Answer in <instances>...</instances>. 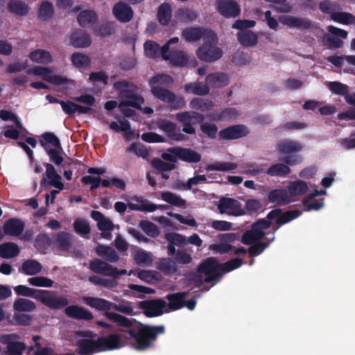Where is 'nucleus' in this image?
Segmentation results:
<instances>
[{"instance_id": "nucleus-2", "label": "nucleus", "mask_w": 355, "mask_h": 355, "mask_svg": "<svg viewBox=\"0 0 355 355\" xmlns=\"http://www.w3.org/2000/svg\"><path fill=\"white\" fill-rule=\"evenodd\" d=\"M173 83V78L168 74H157L150 78L148 85L150 92L154 97L168 104L171 110L181 109L185 106L183 98L177 96L172 91L164 88L163 85H171Z\"/></svg>"}, {"instance_id": "nucleus-4", "label": "nucleus", "mask_w": 355, "mask_h": 355, "mask_svg": "<svg viewBox=\"0 0 355 355\" xmlns=\"http://www.w3.org/2000/svg\"><path fill=\"white\" fill-rule=\"evenodd\" d=\"M303 146L299 141L284 139L277 144V150L279 155H286L280 160L284 163L295 166L300 164L302 161V157L297 153L303 150Z\"/></svg>"}, {"instance_id": "nucleus-41", "label": "nucleus", "mask_w": 355, "mask_h": 355, "mask_svg": "<svg viewBox=\"0 0 355 355\" xmlns=\"http://www.w3.org/2000/svg\"><path fill=\"white\" fill-rule=\"evenodd\" d=\"M29 58L34 62L43 64H48L53 61L51 53L44 49H36L31 51L29 54Z\"/></svg>"}, {"instance_id": "nucleus-32", "label": "nucleus", "mask_w": 355, "mask_h": 355, "mask_svg": "<svg viewBox=\"0 0 355 355\" xmlns=\"http://www.w3.org/2000/svg\"><path fill=\"white\" fill-rule=\"evenodd\" d=\"M98 15L92 10H83L77 16V21L83 28L89 27L97 21Z\"/></svg>"}, {"instance_id": "nucleus-38", "label": "nucleus", "mask_w": 355, "mask_h": 355, "mask_svg": "<svg viewBox=\"0 0 355 355\" xmlns=\"http://www.w3.org/2000/svg\"><path fill=\"white\" fill-rule=\"evenodd\" d=\"M42 269V266L39 261L35 259H28L22 263L19 271L26 275H35L40 273Z\"/></svg>"}, {"instance_id": "nucleus-37", "label": "nucleus", "mask_w": 355, "mask_h": 355, "mask_svg": "<svg viewBox=\"0 0 355 355\" xmlns=\"http://www.w3.org/2000/svg\"><path fill=\"white\" fill-rule=\"evenodd\" d=\"M55 245L62 252L68 251L72 245V239L69 233L60 232L56 234Z\"/></svg>"}, {"instance_id": "nucleus-5", "label": "nucleus", "mask_w": 355, "mask_h": 355, "mask_svg": "<svg viewBox=\"0 0 355 355\" xmlns=\"http://www.w3.org/2000/svg\"><path fill=\"white\" fill-rule=\"evenodd\" d=\"M218 43V37L214 31H207L204 37L203 44L200 46L196 54L198 58L207 62H212L223 56V51L215 46Z\"/></svg>"}, {"instance_id": "nucleus-30", "label": "nucleus", "mask_w": 355, "mask_h": 355, "mask_svg": "<svg viewBox=\"0 0 355 355\" xmlns=\"http://www.w3.org/2000/svg\"><path fill=\"white\" fill-rule=\"evenodd\" d=\"M96 252L107 263H115L119 259V256L116 250L110 246L99 244L96 248Z\"/></svg>"}, {"instance_id": "nucleus-28", "label": "nucleus", "mask_w": 355, "mask_h": 355, "mask_svg": "<svg viewBox=\"0 0 355 355\" xmlns=\"http://www.w3.org/2000/svg\"><path fill=\"white\" fill-rule=\"evenodd\" d=\"M207 31H212L210 29H203L200 27H189L184 28L182 32V36L187 42H194L204 37Z\"/></svg>"}, {"instance_id": "nucleus-54", "label": "nucleus", "mask_w": 355, "mask_h": 355, "mask_svg": "<svg viewBox=\"0 0 355 355\" xmlns=\"http://www.w3.org/2000/svg\"><path fill=\"white\" fill-rule=\"evenodd\" d=\"M113 86L116 90L120 92L123 97L127 96L130 92L135 91L137 88L132 83L125 80L116 81L114 83Z\"/></svg>"}, {"instance_id": "nucleus-60", "label": "nucleus", "mask_w": 355, "mask_h": 355, "mask_svg": "<svg viewBox=\"0 0 355 355\" xmlns=\"http://www.w3.org/2000/svg\"><path fill=\"white\" fill-rule=\"evenodd\" d=\"M319 9L324 14L330 15L332 19L333 13H336L337 10L340 9V6L336 2L329 1H323L319 3Z\"/></svg>"}, {"instance_id": "nucleus-61", "label": "nucleus", "mask_w": 355, "mask_h": 355, "mask_svg": "<svg viewBox=\"0 0 355 355\" xmlns=\"http://www.w3.org/2000/svg\"><path fill=\"white\" fill-rule=\"evenodd\" d=\"M125 97L128 99L121 103V105H126L135 107L137 110L141 109V104L144 103V99L139 95L128 94Z\"/></svg>"}, {"instance_id": "nucleus-64", "label": "nucleus", "mask_w": 355, "mask_h": 355, "mask_svg": "<svg viewBox=\"0 0 355 355\" xmlns=\"http://www.w3.org/2000/svg\"><path fill=\"white\" fill-rule=\"evenodd\" d=\"M134 260L139 266H150L152 263L150 253L144 250L137 251L134 254Z\"/></svg>"}, {"instance_id": "nucleus-24", "label": "nucleus", "mask_w": 355, "mask_h": 355, "mask_svg": "<svg viewBox=\"0 0 355 355\" xmlns=\"http://www.w3.org/2000/svg\"><path fill=\"white\" fill-rule=\"evenodd\" d=\"M76 354L78 355H90L100 352L98 340L80 339L77 341Z\"/></svg>"}, {"instance_id": "nucleus-50", "label": "nucleus", "mask_w": 355, "mask_h": 355, "mask_svg": "<svg viewBox=\"0 0 355 355\" xmlns=\"http://www.w3.org/2000/svg\"><path fill=\"white\" fill-rule=\"evenodd\" d=\"M175 17L180 22L188 23L196 20L197 15L189 8H181L176 11Z\"/></svg>"}, {"instance_id": "nucleus-46", "label": "nucleus", "mask_w": 355, "mask_h": 355, "mask_svg": "<svg viewBox=\"0 0 355 355\" xmlns=\"http://www.w3.org/2000/svg\"><path fill=\"white\" fill-rule=\"evenodd\" d=\"M13 309L18 312H31L36 309V305L30 300L18 298L13 304Z\"/></svg>"}, {"instance_id": "nucleus-42", "label": "nucleus", "mask_w": 355, "mask_h": 355, "mask_svg": "<svg viewBox=\"0 0 355 355\" xmlns=\"http://www.w3.org/2000/svg\"><path fill=\"white\" fill-rule=\"evenodd\" d=\"M189 106L191 109L198 110L202 112H206L213 109L214 103L207 98H194L190 103Z\"/></svg>"}, {"instance_id": "nucleus-20", "label": "nucleus", "mask_w": 355, "mask_h": 355, "mask_svg": "<svg viewBox=\"0 0 355 355\" xmlns=\"http://www.w3.org/2000/svg\"><path fill=\"white\" fill-rule=\"evenodd\" d=\"M157 126L159 130L164 132L166 136L171 140L180 141L185 139L184 134L176 132V124L169 120L161 119L157 121Z\"/></svg>"}, {"instance_id": "nucleus-35", "label": "nucleus", "mask_w": 355, "mask_h": 355, "mask_svg": "<svg viewBox=\"0 0 355 355\" xmlns=\"http://www.w3.org/2000/svg\"><path fill=\"white\" fill-rule=\"evenodd\" d=\"M157 20L162 26L169 24L172 17V8L168 3H161L157 9Z\"/></svg>"}, {"instance_id": "nucleus-55", "label": "nucleus", "mask_w": 355, "mask_h": 355, "mask_svg": "<svg viewBox=\"0 0 355 355\" xmlns=\"http://www.w3.org/2000/svg\"><path fill=\"white\" fill-rule=\"evenodd\" d=\"M71 60L72 64L78 68L89 67L91 63L90 58L81 53H74L71 55Z\"/></svg>"}, {"instance_id": "nucleus-63", "label": "nucleus", "mask_w": 355, "mask_h": 355, "mask_svg": "<svg viewBox=\"0 0 355 355\" xmlns=\"http://www.w3.org/2000/svg\"><path fill=\"white\" fill-rule=\"evenodd\" d=\"M127 152L135 153L138 157L144 159L149 156V151L146 146L139 143H132L126 150Z\"/></svg>"}, {"instance_id": "nucleus-16", "label": "nucleus", "mask_w": 355, "mask_h": 355, "mask_svg": "<svg viewBox=\"0 0 355 355\" xmlns=\"http://www.w3.org/2000/svg\"><path fill=\"white\" fill-rule=\"evenodd\" d=\"M46 172L42 179V184L52 186L57 189L63 190L64 185L62 182V177L55 171L54 166L51 163H44Z\"/></svg>"}, {"instance_id": "nucleus-18", "label": "nucleus", "mask_w": 355, "mask_h": 355, "mask_svg": "<svg viewBox=\"0 0 355 355\" xmlns=\"http://www.w3.org/2000/svg\"><path fill=\"white\" fill-rule=\"evenodd\" d=\"M164 60L170 61L174 67H186L189 60L188 55L182 50L171 49L168 53L161 54Z\"/></svg>"}, {"instance_id": "nucleus-62", "label": "nucleus", "mask_w": 355, "mask_h": 355, "mask_svg": "<svg viewBox=\"0 0 355 355\" xmlns=\"http://www.w3.org/2000/svg\"><path fill=\"white\" fill-rule=\"evenodd\" d=\"M327 87L332 93L344 97L349 92V87L338 81L329 82Z\"/></svg>"}, {"instance_id": "nucleus-56", "label": "nucleus", "mask_w": 355, "mask_h": 355, "mask_svg": "<svg viewBox=\"0 0 355 355\" xmlns=\"http://www.w3.org/2000/svg\"><path fill=\"white\" fill-rule=\"evenodd\" d=\"M54 13L53 5L49 1H44L41 3L38 10V17L42 20L46 21L52 17Z\"/></svg>"}, {"instance_id": "nucleus-15", "label": "nucleus", "mask_w": 355, "mask_h": 355, "mask_svg": "<svg viewBox=\"0 0 355 355\" xmlns=\"http://www.w3.org/2000/svg\"><path fill=\"white\" fill-rule=\"evenodd\" d=\"M278 20L280 23L289 28H297L302 31L311 30L314 28V24L310 19L293 15H280Z\"/></svg>"}, {"instance_id": "nucleus-21", "label": "nucleus", "mask_w": 355, "mask_h": 355, "mask_svg": "<svg viewBox=\"0 0 355 355\" xmlns=\"http://www.w3.org/2000/svg\"><path fill=\"white\" fill-rule=\"evenodd\" d=\"M267 199L270 203L279 206L288 205L292 201L286 189H275L270 190L267 194Z\"/></svg>"}, {"instance_id": "nucleus-39", "label": "nucleus", "mask_w": 355, "mask_h": 355, "mask_svg": "<svg viewBox=\"0 0 355 355\" xmlns=\"http://www.w3.org/2000/svg\"><path fill=\"white\" fill-rule=\"evenodd\" d=\"M186 295V292L168 294L166 296V299L168 301V309L171 311H175L182 308L184 306V299Z\"/></svg>"}, {"instance_id": "nucleus-51", "label": "nucleus", "mask_w": 355, "mask_h": 355, "mask_svg": "<svg viewBox=\"0 0 355 355\" xmlns=\"http://www.w3.org/2000/svg\"><path fill=\"white\" fill-rule=\"evenodd\" d=\"M275 237L272 236V239H268V241L259 242L257 241L253 244H250V247L248 250L249 256L251 257H257L261 254L264 250L275 240Z\"/></svg>"}, {"instance_id": "nucleus-48", "label": "nucleus", "mask_w": 355, "mask_h": 355, "mask_svg": "<svg viewBox=\"0 0 355 355\" xmlns=\"http://www.w3.org/2000/svg\"><path fill=\"white\" fill-rule=\"evenodd\" d=\"M52 243V239L47 234H39L35 239L34 246L39 252L45 253Z\"/></svg>"}, {"instance_id": "nucleus-25", "label": "nucleus", "mask_w": 355, "mask_h": 355, "mask_svg": "<svg viewBox=\"0 0 355 355\" xmlns=\"http://www.w3.org/2000/svg\"><path fill=\"white\" fill-rule=\"evenodd\" d=\"M70 43L75 48L83 49L91 45L92 40L88 33L78 29L71 33L70 36Z\"/></svg>"}, {"instance_id": "nucleus-12", "label": "nucleus", "mask_w": 355, "mask_h": 355, "mask_svg": "<svg viewBox=\"0 0 355 355\" xmlns=\"http://www.w3.org/2000/svg\"><path fill=\"white\" fill-rule=\"evenodd\" d=\"M19 338V335L16 333L0 336V343L7 346V355H21L23 354L26 347L24 343L18 341Z\"/></svg>"}, {"instance_id": "nucleus-57", "label": "nucleus", "mask_w": 355, "mask_h": 355, "mask_svg": "<svg viewBox=\"0 0 355 355\" xmlns=\"http://www.w3.org/2000/svg\"><path fill=\"white\" fill-rule=\"evenodd\" d=\"M161 48L159 45L154 41H147L144 43V50L148 57L157 58L161 55Z\"/></svg>"}, {"instance_id": "nucleus-49", "label": "nucleus", "mask_w": 355, "mask_h": 355, "mask_svg": "<svg viewBox=\"0 0 355 355\" xmlns=\"http://www.w3.org/2000/svg\"><path fill=\"white\" fill-rule=\"evenodd\" d=\"M238 165L236 163L226 162H216L210 164L206 166L207 171H232L236 169Z\"/></svg>"}, {"instance_id": "nucleus-23", "label": "nucleus", "mask_w": 355, "mask_h": 355, "mask_svg": "<svg viewBox=\"0 0 355 355\" xmlns=\"http://www.w3.org/2000/svg\"><path fill=\"white\" fill-rule=\"evenodd\" d=\"M64 313L68 317L78 320L91 321L94 318L90 311L78 305L68 306Z\"/></svg>"}, {"instance_id": "nucleus-26", "label": "nucleus", "mask_w": 355, "mask_h": 355, "mask_svg": "<svg viewBox=\"0 0 355 355\" xmlns=\"http://www.w3.org/2000/svg\"><path fill=\"white\" fill-rule=\"evenodd\" d=\"M3 230L6 235L17 236L24 232V223L19 218H12L5 222Z\"/></svg>"}, {"instance_id": "nucleus-1", "label": "nucleus", "mask_w": 355, "mask_h": 355, "mask_svg": "<svg viewBox=\"0 0 355 355\" xmlns=\"http://www.w3.org/2000/svg\"><path fill=\"white\" fill-rule=\"evenodd\" d=\"M103 315L115 323L121 338L133 340L139 350H144L153 346L158 335L165 332V327L163 325L142 324L136 319L129 318L114 312H105Z\"/></svg>"}, {"instance_id": "nucleus-11", "label": "nucleus", "mask_w": 355, "mask_h": 355, "mask_svg": "<svg viewBox=\"0 0 355 355\" xmlns=\"http://www.w3.org/2000/svg\"><path fill=\"white\" fill-rule=\"evenodd\" d=\"M217 208L220 214L229 216H241L245 214L241 203L232 198L222 197L218 201Z\"/></svg>"}, {"instance_id": "nucleus-45", "label": "nucleus", "mask_w": 355, "mask_h": 355, "mask_svg": "<svg viewBox=\"0 0 355 355\" xmlns=\"http://www.w3.org/2000/svg\"><path fill=\"white\" fill-rule=\"evenodd\" d=\"M308 189L306 183L303 180H296L291 182L288 186V192L291 196H298L304 194Z\"/></svg>"}, {"instance_id": "nucleus-17", "label": "nucleus", "mask_w": 355, "mask_h": 355, "mask_svg": "<svg viewBox=\"0 0 355 355\" xmlns=\"http://www.w3.org/2000/svg\"><path fill=\"white\" fill-rule=\"evenodd\" d=\"M250 133L248 127L243 124L233 125L222 129L219 132V138L223 140L238 139Z\"/></svg>"}, {"instance_id": "nucleus-27", "label": "nucleus", "mask_w": 355, "mask_h": 355, "mask_svg": "<svg viewBox=\"0 0 355 355\" xmlns=\"http://www.w3.org/2000/svg\"><path fill=\"white\" fill-rule=\"evenodd\" d=\"M175 155L180 160L187 163H198L202 159V155L199 153L189 148L179 147Z\"/></svg>"}, {"instance_id": "nucleus-13", "label": "nucleus", "mask_w": 355, "mask_h": 355, "mask_svg": "<svg viewBox=\"0 0 355 355\" xmlns=\"http://www.w3.org/2000/svg\"><path fill=\"white\" fill-rule=\"evenodd\" d=\"M216 8L223 17L230 19L240 16L241 10L235 0H217Z\"/></svg>"}, {"instance_id": "nucleus-36", "label": "nucleus", "mask_w": 355, "mask_h": 355, "mask_svg": "<svg viewBox=\"0 0 355 355\" xmlns=\"http://www.w3.org/2000/svg\"><path fill=\"white\" fill-rule=\"evenodd\" d=\"M290 165L282 163H277L272 164L266 171V173L271 177H286L288 175L291 170L289 167Z\"/></svg>"}, {"instance_id": "nucleus-22", "label": "nucleus", "mask_w": 355, "mask_h": 355, "mask_svg": "<svg viewBox=\"0 0 355 355\" xmlns=\"http://www.w3.org/2000/svg\"><path fill=\"white\" fill-rule=\"evenodd\" d=\"M112 12L116 19L122 23L130 21L134 15L132 8L122 1H119L114 6Z\"/></svg>"}, {"instance_id": "nucleus-47", "label": "nucleus", "mask_w": 355, "mask_h": 355, "mask_svg": "<svg viewBox=\"0 0 355 355\" xmlns=\"http://www.w3.org/2000/svg\"><path fill=\"white\" fill-rule=\"evenodd\" d=\"M162 199L171 205L178 207H184L186 206V200L182 199L180 196L171 191H164L161 193Z\"/></svg>"}, {"instance_id": "nucleus-58", "label": "nucleus", "mask_w": 355, "mask_h": 355, "mask_svg": "<svg viewBox=\"0 0 355 355\" xmlns=\"http://www.w3.org/2000/svg\"><path fill=\"white\" fill-rule=\"evenodd\" d=\"M168 243H172L175 246L184 247L187 244V239L185 236L175 232H168L164 236Z\"/></svg>"}, {"instance_id": "nucleus-59", "label": "nucleus", "mask_w": 355, "mask_h": 355, "mask_svg": "<svg viewBox=\"0 0 355 355\" xmlns=\"http://www.w3.org/2000/svg\"><path fill=\"white\" fill-rule=\"evenodd\" d=\"M139 225L146 234L152 238H156L159 234V230L157 226L148 220H141Z\"/></svg>"}, {"instance_id": "nucleus-14", "label": "nucleus", "mask_w": 355, "mask_h": 355, "mask_svg": "<svg viewBox=\"0 0 355 355\" xmlns=\"http://www.w3.org/2000/svg\"><path fill=\"white\" fill-rule=\"evenodd\" d=\"M166 304V302L162 299H157L141 301L139 304V307L146 316L156 317L163 314Z\"/></svg>"}, {"instance_id": "nucleus-53", "label": "nucleus", "mask_w": 355, "mask_h": 355, "mask_svg": "<svg viewBox=\"0 0 355 355\" xmlns=\"http://www.w3.org/2000/svg\"><path fill=\"white\" fill-rule=\"evenodd\" d=\"M184 284L188 286H193L195 288H200L203 282H205L204 279H202V274L198 273L197 271L196 272H191L188 273L184 277Z\"/></svg>"}, {"instance_id": "nucleus-29", "label": "nucleus", "mask_w": 355, "mask_h": 355, "mask_svg": "<svg viewBox=\"0 0 355 355\" xmlns=\"http://www.w3.org/2000/svg\"><path fill=\"white\" fill-rule=\"evenodd\" d=\"M83 300L85 304L91 308L104 311V313L110 312L109 311L112 309V302L105 299L94 297H85Z\"/></svg>"}, {"instance_id": "nucleus-40", "label": "nucleus", "mask_w": 355, "mask_h": 355, "mask_svg": "<svg viewBox=\"0 0 355 355\" xmlns=\"http://www.w3.org/2000/svg\"><path fill=\"white\" fill-rule=\"evenodd\" d=\"M20 252L19 246L12 242H6L0 245V257L11 259L17 257Z\"/></svg>"}, {"instance_id": "nucleus-8", "label": "nucleus", "mask_w": 355, "mask_h": 355, "mask_svg": "<svg viewBox=\"0 0 355 355\" xmlns=\"http://www.w3.org/2000/svg\"><path fill=\"white\" fill-rule=\"evenodd\" d=\"M301 214L302 211L298 209L283 211L282 209L276 208L271 210L265 218L272 223V220H275V224L272 225L271 231L267 234H271L272 236H275V233L282 225L297 218Z\"/></svg>"}, {"instance_id": "nucleus-34", "label": "nucleus", "mask_w": 355, "mask_h": 355, "mask_svg": "<svg viewBox=\"0 0 355 355\" xmlns=\"http://www.w3.org/2000/svg\"><path fill=\"white\" fill-rule=\"evenodd\" d=\"M239 43L245 47L254 46L258 43V36L250 30H245L237 33Z\"/></svg>"}, {"instance_id": "nucleus-19", "label": "nucleus", "mask_w": 355, "mask_h": 355, "mask_svg": "<svg viewBox=\"0 0 355 355\" xmlns=\"http://www.w3.org/2000/svg\"><path fill=\"white\" fill-rule=\"evenodd\" d=\"M100 352L111 351L121 347V338L119 334H110L107 336H101L97 338Z\"/></svg>"}, {"instance_id": "nucleus-52", "label": "nucleus", "mask_w": 355, "mask_h": 355, "mask_svg": "<svg viewBox=\"0 0 355 355\" xmlns=\"http://www.w3.org/2000/svg\"><path fill=\"white\" fill-rule=\"evenodd\" d=\"M332 20L344 25L355 24V16L347 12H336L333 13Z\"/></svg>"}, {"instance_id": "nucleus-6", "label": "nucleus", "mask_w": 355, "mask_h": 355, "mask_svg": "<svg viewBox=\"0 0 355 355\" xmlns=\"http://www.w3.org/2000/svg\"><path fill=\"white\" fill-rule=\"evenodd\" d=\"M42 137L45 141L41 140L40 145L49 155L50 162L57 166L61 165L64 159L61 155L62 146L58 137L54 133L49 132L43 133Z\"/></svg>"}, {"instance_id": "nucleus-43", "label": "nucleus", "mask_w": 355, "mask_h": 355, "mask_svg": "<svg viewBox=\"0 0 355 355\" xmlns=\"http://www.w3.org/2000/svg\"><path fill=\"white\" fill-rule=\"evenodd\" d=\"M157 268L166 275L174 274L178 270L175 262L169 257L159 259L157 261Z\"/></svg>"}, {"instance_id": "nucleus-33", "label": "nucleus", "mask_w": 355, "mask_h": 355, "mask_svg": "<svg viewBox=\"0 0 355 355\" xmlns=\"http://www.w3.org/2000/svg\"><path fill=\"white\" fill-rule=\"evenodd\" d=\"M184 89L186 93L198 96H205L209 93V87L207 83L202 82H193L185 84Z\"/></svg>"}, {"instance_id": "nucleus-3", "label": "nucleus", "mask_w": 355, "mask_h": 355, "mask_svg": "<svg viewBox=\"0 0 355 355\" xmlns=\"http://www.w3.org/2000/svg\"><path fill=\"white\" fill-rule=\"evenodd\" d=\"M14 291L17 295L34 297L51 309L60 310L69 304L66 297L53 291L38 290L24 285L15 286Z\"/></svg>"}, {"instance_id": "nucleus-31", "label": "nucleus", "mask_w": 355, "mask_h": 355, "mask_svg": "<svg viewBox=\"0 0 355 355\" xmlns=\"http://www.w3.org/2000/svg\"><path fill=\"white\" fill-rule=\"evenodd\" d=\"M206 83L208 86L220 88L228 85L229 77L225 73H213L206 77Z\"/></svg>"}, {"instance_id": "nucleus-7", "label": "nucleus", "mask_w": 355, "mask_h": 355, "mask_svg": "<svg viewBox=\"0 0 355 355\" xmlns=\"http://www.w3.org/2000/svg\"><path fill=\"white\" fill-rule=\"evenodd\" d=\"M272 222L266 218L257 220L251 225L249 230L243 234L241 241L245 245L253 244L259 241L267 234L264 230L270 228Z\"/></svg>"}, {"instance_id": "nucleus-9", "label": "nucleus", "mask_w": 355, "mask_h": 355, "mask_svg": "<svg viewBox=\"0 0 355 355\" xmlns=\"http://www.w3.org/2000/svg\"><path fill=\"white\" fill-rule=\"evenodd\" d=\"M198 273L205 275V282L211 283L220 279L223 275L221 263L214 257H209L202 261L198 266Z\"/></svg>"}, {"instance_id": "nucleus-44", "label": "nucleus", "mask_w": 355, "mask_h": 355, "mask_svg": "<svg viewBox=\"0 0 355 355\" xmlns=\"http://www.w3.org/2000/svg\"><path fill=\"white\" fill-rule=\"evenodd\" d=\"M7 7L10 12L17 16H25L29 11L28 5L21 0H10Z\"/></svg>"}, {"instance_id": "nucleus-10", "label": "nucleus", "mask_w": 355, "mask_h": 355, "mask_svg": "<svg viewBox=\"0 0 355 355\" xmlns=\"http://www.w3.org/2000/svg\"><path fill=\"white\" fill-rule=\"evenodd\" d=\"M89 268L95 273L114 279L127 274L125 269L118 270L117 268L100 259H94L90 261Z\"/></svg>"}]
</instances>
